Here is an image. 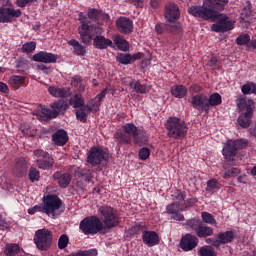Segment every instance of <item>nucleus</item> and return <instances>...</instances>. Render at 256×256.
I'll use <instances>...</instances> for the list:
<instances>
[{
  "label": "nucleus",
  "mask_w": 256,
  "mask_h": 256,
  "mask_svg": "<svg viewBox=\"0 0 256 256\" xmlns=\"http://www.w3.org/2000/svg\"><path fill=\"white\" fill-rule=\"evenodd\" d=\"M241 173V170L239 168H231L230 170H226L224 173V179H229V177H237Z\"/></svg>",
  "instance_id": "nucleus-47"
},
{
  "label": "nucleus",
  "mask_w": 256,
  "mask_h": 256,
  "mask_svg": "<svg viewBox=\"0 0 256 256\" xmlns=\"http://www.w3.org/2000/svg\"><path fill=\"white\" fill-rule=\"evenodd\" d=\"M237 105L240 111H246L238 117V124L240 127L247 129L251 125V119L253 118V100L238 98Z\"/></svg>",
  "instance_id": "nucleus-7"
},
{
  "label": "nucleus",
  "mask_w": 256,
  "mask_h": 256,
  "mask_svg": "<svg viewBox=\"0 0 256 256\" xmlns=\"http://www.w3.org/2000/svg\"><path fill=\"white\" fill-rule=\"evenodd\" d=\"M9 222L3 217V215H0V229L1 231H6V229L9 228Z\"/></svg>",
  "instance_id": "nucleus-52"
},
{
  "label": "nucleus",
  "mask_w": 256,
  "mask_h": 256,
  "mask_svg": "<svg viewBox=\"0 0 256 256\" xmlns=\"http://www.w3.org/2000/svg\"><path fill=\"white\" fill-rule=\"evenodd\" d=\"M235 238V233L233 231H226L224 233H220L215 241H213V247H219L220 245H225L227 243L233 242Z\"/></svg>",
  "instance_id": "nucleus-21"
},
{
  "label": "nucleus",
  "mask_w": 256,
  "mask_h": 256,
  "mask_svg": "<svg viewBox=\"0 0 256 256\" xmlns=\"http://www.w3.org/2000/svg\"><path fill=\"white\" fill-rule=\"evenodd\" d=\"M98 211L102 215V221L106 229H111L119 225V214H117V210L111 206H101Z\"/></svg>",
  "instance_id": "nucleus-11"
},
{
  "label": "nucleus",
  "mask_w": 256,
  "mask_h": 256,
  "mask_svg": "<svg viewBox=\"0 0 256 256\" xmlns=\"http://www.w3.org/2000/svg\"><path fill=\"white\" fill-rule=\"evenodd\" d=\"M197 237L191 235V234H186L182 240H181V249L184 251H191L192 249H195L197 246Z\"/></svg>",
  "instance_id": "nucleus-23"
},
{
  "label": "nucleus",
  "mask_w": 256,
  "mask_h": 256,
  "mask_svg": "<svg viewBox=\"0 0 256 256\" xmlns=\"http://www.w3.org/2000/svg\"><path fill=\"white\" fill-rule=\"evenodd\" d=\"M248 145L249 141L247 139L228 140L222 150L224 159L229 165H233V161H235L233 157L237 155V151L247 148Z\"/></svg>",
  "instance_id": "nucleus-8"
},
{
  "label": "nucleus",
  "mask_w": 256,
  "mask_h": 256,
  "mask_svg": "<svg viewBox=\"0 0 256 256\" xmlns=\"http://www.w3.org/2000/svg\"><path fill=\"white\" fill-rule=\"evenodd\" d=\"M42 203L46 215H51L53 219H57L63 213V201L56 195L48 194L43 197Z\"/></svg>",
  "instance_id": "nucleus-6"
},
{
  "label": "nucleus",
  "mask_w": 256,
  "mask_h": 256,
  "mask_svg": "<svg viewBox=\"0 0 256 256\" xmlns=\"http://www.w3.org/2000/svg\"><path fill=\"white\" fill-rule=\"evenodd\" d=\"M99 19H102V21H105V23L111 25V20L109 19L108 14H100Z\"/></svg>",
  "instance_id": "nucleus-57"
},
{
  "label": "nucleus",
  "mask_w": 256,
  "mask_h": 256,
  "mask_svg": "<svg viewBox=\"0 0 256 256\" xmlns=\"http://www.w3.org/2000/svg\"><path fill=\"white\" fill-rule=\"evenodd\" d=\"M151 156V151L149 150V148H142L139 151V157L142 161H146V159H149V157Z\"/></svg>",
  "instance_id": "nucleus-50"
},
{
  "label": "nucleus",
  "mask_w": 256,
  "mask_h": 256,
  "mask_svg": "<svg viewBox=\"0 0 256 256\" xmlns=\"http://www.w3.org/2000/svg\"><path fill=\"white\" fill-rule=\"evenodd\" d=\"M208 101V111L211 107H217V105H221L223 100L221 99V95L219 93L211 94L210 97H207Z\"/></svg>",
  "instance_id": "nucleus-33"
},
{
  "label": "nucleus",
  "mask_w": 256,
  "mask_h": 256,
  "mask_svg": "<svg viewBox=\"0 0 256 256\" xmlns=\"http://www.w3.org/2000/svg\"><path fill=\"white\" fill-rule=\"evenodd\" d=\"M192 107L198 111H205L209 113V104L207 101V95L198 94L192 98Z\"/></svg>",
  "instance_id": "nucleus-17"
},
{
  "label": "nucleus",
  "mask_w": 256,
  "mask_h": 256,
  "mask_svg": "<svg viewBox=\"0 0 256 256\" xmlns=\"http://www.w3.org/2000/svg\"><path fill=\"white\" fill-rule=\"evenodd\" d=\"M0 92L1 93H8L9 86H7L4 82H0Z\"/></svg>",
  "instance_id": "nucleus-56"
},
{
  "label": "nucleus",
  "mask_w": 256,
  "mask_h": 256,
  "mask_svg": "<svg viewBox=\"0 0 256 256\" xmlns=\"http://www.w3.org/2000/svg\"><path fill=\"white\" fill-rule=\"evenodd\" d=\"M86 17L83 13L79 14L78 20L81 26L78 28L80 39L84 45H91L93 42L94 49H107V47H113V41L102 36L103 28L97 26H89Z\"/></svg>",
  "instance_id": "nucleus-2"
},
{
  "label": "nucleus",
  "mask_w": 256,
  "mask_h": 256,
  "mask_svg": "<svg viewBox=\"0 0 256 256\" xmlns=\"http://www.w3.org/2000/svg\"><path fill=\"white\" fill-rule=\"evenodd\" d=\"M53 163H55V161L49 155L44 157L43 160H37V166L39 169H51V167H53Z\"/></svg>",
  "instance_id": "nucleus-34"
},
{
  "label": "nucleus",
  "mask_w": 256,
  "mask_h": 256,
  "mask_svg": "<svg viewBox=\"0 0 256 256\" xmlns=\"http://www.w3.org/2000/svg\"><path fill=\"white\" fill-rule=\"evenodd\" d=\"M142 241L148 247H155V245H159V235L155 231H144Z\"/></svg>",
  "instance_id": "nucleus-20"
},
{
  "label": "nucleus",
  "mask_w": 256,
  "mask_h": 256,
  "mask_svg": "<svg viewBox=\"0 0 256 256\" xmlns=\"http://www.w3.org/2000/svg\"><path fill=\"white\" fill-rule=\"evenodd\" d=\"M112 39L120 51H129V42H127L121 35H114Z\"/></svg>",
  "instance_id": "nucleus-30"
},
{
  "label": "nucleus",
  "mask_w": 256,
  "mask_h": 256,
  "mask_svg": "<svg viewBox=\"0 0 256 256\" xmlns=\"http://www.w3.org/2000/svg\"><path fill=\"white\" fill-rule=\"evenodd\" d=\"M69 104L74 107V109H79V107L85 105V99H83V95L76 94L70 98Z\"/></svg>",
  "instance_id": "nucleus-32"
},
{
  "label": "nucleus",
  "mask_w": 256,
  "mask_h": 256,
  "mask_svg": "<svg viewBox=\"0 0 256 256\" xmlns=\"http://www.w3.org/2000/svg\"><path fill=\"white\" fill-rule=\"evenodd\" d=\"M238 183H243L244 185L247 184V175H240L237 178Z\"/></svg>",
  "instance_id": "nucleus-58"
},
{
  "label": "nucleus",
  "mask_w": 256,
  "mask_h": 256,
  "mask_svg": "<svg viewBox=\"0 0 256 256\" xmlns=\"http://www.w3.org/2000/svg\"><path fill=\"white\" fill-rule=\"evenodd\" d=\"M249 41H251V37L249 36V34L240 35L236 39L237 45H247Z\"/></svg>",
  "instance_id": "nucleus-49"
},
{
  "label": "nucleus",
  "mask_w": 256,
  "mask_h": 256,
  "mask_svg": "<svg viewBox=\"0 0 256 256\" xmlns=\"http://www.w3.org/2000/svg\"><path fill=\"white\" fill-rule=\"evenodd\" d=\"M168 131V137L173 139H183L187 135V124L177 117H170L165 124Z\"/></svg>",
  "instance_id": "nucleus-5"
},
{
  "label": "nucleus",
  "mask_w": 256,
  "mask_h": 256,
  "mask_svg": "<svg viewBox=\"0 0 256 256\" xmlns=\"http://www.w3.org/2000/svg\"><path fill=\"white\" fill-rule=\"evenodd\" d=\"M128 3H133L134 5H139V3H143L144 0H127Z\"/></svg>",
  "instance_id": "nucleus-61"
},
{
  "label": "nucleus",
  "mask_w": 256,
  "mask_h": 256,
  "mask_svg": "<svg viewBox=\"0 0 256 256\" xmlns=\"http://www.w3.org/2000/svg\"><path fill=\"white\" fill-rule=\"evenodd\" d=\"M32 1H37V0H17V5L19 7H27L28 3H32Z\"/></svg>",
  "instance_id": "nucleus-55"
},
{
  "label": "nucleus",
  "mask_w": 256,
  "mask_h": 256,
  "mask_svg": "<svg viewBox=\"0 0 256 256\" xmlns=\"http://www.w3.org/2000/svg\"><path fill=\"white\" fill-rule=\"evenodd\" d=\"M171 95L177 99H183L187 95V87L183 85H174L170 89Z\"/></svg>",
  "instance_id": "nucleus-29"
},
{
  "label": "nucleus",
  "mask_w": 256,
  "mask_h": 256,
  "mask_svg": "<svg viewBox=\"0 0 256 256\" xmlns=\"http://www.w3.org/2000/svg\"><path fill=\"white\" fill-rule=\"evenodd\" d=\"M116 27L120 31V33H125L129 35V33L133 32V21L126 17H120L116 21Z\"/></svg>",
  "instance_id": "nucleus-18"
},
{
  "label": "nucleus",
  "mask_w": 256,
  "mask_h": 256,
  "mask_svg": "<svg viewBox=\"0 0 256 256\" xmlns=\"http://www.w3.org/2000/svg\"><path fill=\"white\" fill-rule=\"evenodd\" d=\"M48 92L52 97H69V95H71L69 88H59L55 86H50Z\"/></svg>",
  "instance_id": "nucleus-27"
},
{
  "label": "nucleus",
  "mask_w": 256,
  "mask_h": 256,
  "mask_svg": "<svg viewBox=\"0 0 256 256\" xmlns=\"http://www.w3.org/2000/svg\"><path fill=\"white\" fill-rule=\"evenodd\" d=\"M68 45L73 47L75 55H78L79 57H83L87 51L85 50V47L79 43L77 40H69Z\"/></svg>",
  "instance_id": "nucleus-31"
},
{
  "label": "nucleus",
  "mask_w": 256,
  "mask_h": 256,
  "mask_svg": "<svg viewBox=\"0 0 256 256\" xmlns=\"http://www.w3.org/2000/svg\"><path fill=\"white\" fill-rule=\"evenodd\" d=\"M173 197L175 203L167 206V212L175 221H185V217L181 214V211L187 209V207H191V205H194L195 200L190 199L185 201V194L179 190L174 193Z\"/></svg>",
  "instance_id": "nucleus-3"
},
{
  "label": "nucleus",
  "mask_w": 256,
  "mask_h": 256,
  "mask_svg": "<svg viewBox=\"0 0 256 256\" xmlns=\"http://www.w3.org/2000/svg\"><path fill=\"white\" fill-rule=\"evenodd\" d=\"M188 225L194 229L196 235L200 238L211 237L213 235V228L203 225L199 219L189 220Z\"/></svg>",
  "instance_id": "nucleus-14"
},
{
  "label": "nucleus",
  "mask_w": 256,
  "mask_h": 256,
  "mask_svg": "<svg viewBox=\"0 0 256 256\" xmlns=\"http://www.w3.org/2000/svg\"><path fill=\"white\" fill-rule=\"evenodd\" d=\"M69 245V237L65 234L61 235L58 240V247L59 249H65Z\"/></svg>",
  "instance_id": "nucleus-48"
},
{
  "label": "nucleus",
  "mask_w": 256,
  "mask_h": 256,
  "mask_svg": "<svg viewBox=\"0 0 256 256\" xmlns=\"http://www.w3.org/2000/svg\"><path fill=\"white\" fill-rule=\"evenodd\" d=\"M221 189V185L219 184V182H217V180L215 179H210L207 181V186H206V191H217Z\"/></svg>",
  "instance_id": "nucleus-40"
},
{
  "label": "nucleus",
  "mask_w": 256,
  "mask_h": 256,
  "mask_svg": "<svg viewBox=\"0 0 256 256\" xmlns=\"http://www.w3.org/2000/svg\"><path fill=\"white\" fill-rule=\"evenodd\" d=\"M65 109H67L65 102L58 101L52 104V109H49L45 106H38L37 115L40 117V119H52L57 117V115L62 113V111H65Z\"/></svg>",
  "instance_id": "nucleus-12"
},
{
  "label": "nucleus",
  "mask_w": 256,
  "mask_h": 256,
  "mask_svg": "<svg viewBox=\"0 0 256 256\" xmlns=\"http://www.w3.org/2000/svg\"><path fill=\"white\" fill-rule=\"evenodd\" d=\"M116 139L122 145H129L132 141L135 145H143V140L139 138V129L133 123L124 124L122 132L116 133Z\"/></svg>",
  "instance_id": "nucleus-4"
},
{
  "label": "nucleus",
  "mask_w": 256,
  "mask_h": 256,
  "mask_svg": "<svg viewBox=\"0 0 256 256\" xmlns=\"http://www.w3.org/2000/svg\"><path fill=\"white\" fill-rule=\"evenodd\" d=\"M25 83V76L14 75L8 80V84L13 89H20V87H23V85H25Z\"/></svg>",
  "instance_id": "nucleus-28"
},
{
  "label": "nucleus",
  "mask_w": 256,
  "mask_h": 256,
  "mask_svg": "<svg viewBox=\"0 0 256 256\" xmlns=\"http://www.w3.org/2000/svg\"><path fill=\"white\" fill-rule=\"evenodd\" d=\"M81 76H74L71 81L72 87H76L78 91H85V86L82 84Z\"/></svg>",
  "instance_id": "nucleus-39"
},
{
  "label": "nucleus",
  "mask_w": 256,
  "mask_h": 256,
  "mask_svg": "<svg viewBox=\"0 0 256 256\" xmlns=\"http://www.w3.org/2000/svg\"><path fill=\"white\" fill-rule=\"evenodd\" d=\"M101 13H99V10L97 9H90L88 11V17L89 19H99Z\"/></svg>",
  "instance_id": "nucleus-51"
},
{
  "label": "nucleus",
  "mask_w": 256,
  "mask_h": 256,
  "mask_svg": "<svg viewBox=\"0 0 256 256\" xmlns=\"http://www.w3.org/2000/svg\"><path fill=\"white\" fill-rule=\"evenodd\" d=\"M105 159H107V150L94 147L91 148L90 152L88 153L87 162L90 163V165H99L105 161Z\"/></svg>",
  "instance_id": "nucleus-15"
},
{
  "label": "nucleus",
  "mask_w": 256,
  "mask_h": 256,
  "mask_svg": "<svg viewBox=\"0 0 256 256\" xmlns=\"http://www.w3.org/2000/svg\"><path fill=\"white\" fill-rule=\"evenodd\" d=\"M151 7L157 8L159 7V0H150Z\"/></svg>",
  "instance_id": "nucleus-60"
},
{
  "label": "nucleus",
  "mask_w": 256,
  "mask_h": 256,
  "mask_svg": "<svg viewBox=\"0 0 256 256\" xmlns=\"http://www.w3.org/2000/svg\"><path fill=\"white\" fill-rule=\"evenodd\" d=\"M229 0H204L202 7L191 6L188 13L194 17H201L206 21H213L211 31L214 33H227L235 29V20L231 19L226 14H221L217 11H223ZM216 10V11H215Z\"/></svg>",
  "instance_id": "nucleus-1"
},
{
  "label": "nucleus",
  "mask_w": 256,
  "mask_h": 256,
  "mask_svg": "<svg viewBox=\"0 0 256 256\" xmlns=\"http://www.w3.org/2000/svg\"><path fill=\"white\" fill-rule=\"evenodd\" d=\"M21 17V10L14 8H0V23H11L13 19Z\"/></svg>",
  "instance_id": "nucleus-16"
},
{
  "label": "nucleus",
  "mask_w": 256,
  "mask_h": 256,
  "mask_svg": "<svg viewBox=\"0 0 256 256\" xmlns=\"http://www.w3.org/2000/svg\"><path fill=\"white\" fill-rule=\"evenodd\" d=\"M200 255L201 256H217V252H215L213 248L209 246H205L200 249Z\"/></svg>",
  "instance_id": "nucleus-45"
},
{
  "label": "nucleus",
  "mask_w": 256,
  "mask_h": 256,
  "mask_svg": "<svg viewBox=\"0 0 256 256\" xmlns=\"http://www.w3.org/2000/svg\"><path fill=\"white\" fill-rule=\"evenodd\" d=\"M53 178L58 182L59 187L62 189H67L71 183V174L63 172H55Z\"/></svg>",
  "instance_id": "nucleus-24"
},
{
  "label": "nucleus",
  "mask_w": 256,
  "mask_h": 256,
  "mask_svg": "<svg viewBox=\"0 0 256 256\" xmlns=\"http://www.w3.org/2000/svg\"><path fill=\"white\" fill-rule=\"evenodd\" d=\"M79 227L84 235H96L103 229V222L97 216L86 217L80 222Z\"/></svg>",
  "instance_id": "nucleus-10"
},
{
  "label": "nucleus",
  "mask_w": 256,
  "mask_h": 256,
  "mask_svg": "<svg viewBox=\"0 0 256 256\" xmlns=\"http://www.w3.org/2000/svg\"><path fill=\"white\" fill-rule=\"evenodd\" d=\"M250 47H253V49H256V40L250 43Z\"/></svg>",
  "instance_id": "nucleus-63"
},
{
  "label": "nucleus",
  "mask_w": 256,
  "mask_h": 256,
  "mask_svg": "<svg viewBox=\"0 0 256 256\" xmlns=\"http://www.w3.org/2000/svg\"><path fill=\"white\" fill-rule=\"evenodd\" d=\"M89 107L82 106L79 110L76 111V117L81 121L82 123H85L87 121V115H89Z\"/></svg>",
  "instance_id": "nucleus-36"
},
{
  "label": "nucleus",
  "mask_w": 256,
  "mask_h": 256,
  "mask_svg": "<svg viewBox=\"0 0 256 256\" xmlns=\"http://www.w3.org/2000/svg\"><path fill=\"white\" fill-rule=\"evenodd\" d=\"M143 57V53L138 52L136 54H118L117 61L122 65H129V63H135V61L141 59Z\"/></svg>",
  "instance_id": "nucleus-25"
},
{
  "label": "nucleus",
  "mask_w": 256,
  "mask_h": 256,
  "mask_svg": "<svg viewBox=\"0 0 256 256\" xmlns=\"http://www.w3.org/2000/svg\"><path fill=\"white\" fill-rule=\"evenodd\" d=\"M34 155L36 157H43V159H44L45 157H48L49 154L43 150H35Z\"/></svg>",
  "instance_id": "nucleus-54"
},
{
  "label": "nucleus",
  "mask_w": 256,
  "mask_h": 256,
  "mask_svg": "<svg viewBox=\"0 0 256 256\" xmlns=\"http://www.w3.org/2000/svg\"><path fill=\"white\" fill-rule=\"evenodd\" d=\"M201 217L204 223H207L208 225H217V220H215V217L209 212H203Z\"/></svg>",
  "instance_id": "nucleus-41"
},
{
  "label": "nucleus",
  "mask_w": 256,
  "mask_h": 256,
  "mask_svg": "<svg viewBox=\"0 0 256 256\" xmlns=\"http://www.w3.org/2000/svg\"><path fill=\"white\" fill-rule=\"evenodd\" d=\"M39 71H43L45 75H50V73L53 71L51 67H47L43 64L38 65Z\"/></svg>",
  "instance_id": "nucleus-53"
},
{
  "label": "nucleus",
  "mask_w": 256,
  "mask_h": 256,
  "mask_svg": "<svg viewBox=\"0 0 256 256\" xmlns=\"http://www.w3.org/2000/svg\"><path fill=\"white\" fill-rule=\"evenodd\" d=\"M130 85L136 93L145 94L151 91V87H149L148 85H143L140 82H135L134 84L132 82Z\"/></svg>",
  "instance_id": "nucleus-35"
},
{
  "label": "nucleus",
  "mask_w": 256,
  "mask_h": 256,
  "mask_svg": "<svg viewBox=\"0 0 256 256\" xmlns=\"http://www.w3.org/2000/svg\"><path fill=\"white\" fill-rule=\"evenodd\" d=\"M179 15V6L173 3L166 6V27L170 33H181V24L175 22L179 19Z\"/></svg>",
  "instance_id": "nucleus-9"
},
{
  "label": "nucleus",
  "mask_w": 256,
  "mask_h": 256,
  "mask_svg": "<svg viewBox=\"0 0 256 256\" xmlns=\"http://www.w3.org/2000/svg\"><path fill=\"white\" fill-rule=\"evenodd\" d=\"M35 213H45V205L38 204V205H35L34 207L28 209L29 215H35Z\"/></svg>",
  "instance_id": "nucleus-44"
},
{
  "label": "nucleus",
  "mask_w": 256,
  "mask_h": 256,
  "mask_svg": "<svg viewBox=\"0 0 256 256\" xmlns=\"http://www.w3.org/2000/svg\"><path fill=\"white\" fill-rule=\"evenodd\" d=\"M37 47V43L30 41L22 45V53H32V51Z\"/></svg>",
  "instance_id": "nucleus-43"
},
{
  "label": "nucleus",
  "mask_w": 256,
  "mask_h": 256,
  "mask_svg": "<svg viewBox=\"0 0 256 256\" xmlns=\"http://www.w3.org/2000/svg\"><path fill=\"white\" fill-rule=\"evenodd\" d=\"M252 175L256 177V166H254L251 170Z\"/></svg>",
  "instance_id": "nucleus-64"
},
{
  "label": "nucleus",
  "mask_w": 256,
  "mask_h": 256,
  "mask_svg": "<svg viewBox=\"0 0 256 256\" xmlns=\"http://www.w3.org/2000/svg\"><path fill=\"white\" fill-rule=\"evenodd\" d=\"M57 59V55L45 51H41L33 56V61L39 63H57Z\"/></svg>",
  "instance_id": "nucleus-19"
},
{
  "label": "nucleus",
  "mask_w": 256,
  "mask_h": 256,
  "mask_svg": "<svg viewBox=\"0 0 256 256\" xmlns=\"http://www.w3.org/2000/svg\"><path fill=\"white\" fill-rule=\"evenodd\" d=\"M253 16V11L251 10V5H247L242 9L240 18L245 21Z\"/></svg>",
  "instance_id": "nucleus-42"
},
{
  "label": "nucleus",
  "mask_w": 256,
  "mask_h": 256,
  "mask_svg": "<svg viewBox=\"0 0 256 256\" xmlns=\"http://www.w3.org/2000/svg\"><path fill=\"white\" fill-rule=\"evenodd\" d=\"M105 95H107V88L103 89L94 99L87 103L88 109L93 113H97L101 105V100L105 99Z\"/></svg>",
  "instance_id": "nucleus-22"
},
{
  "label": "nucleus",
  "mask_w": 256,
  "mask_h": 256,
  "mask_svg": "<svg viewBox=\"0 0 256 256\" xmlns=\"http://www.w3.org/2000/svg\"><path fill=\"white\" fill-rule=\"evenodd\" d=\"M34 243L40 251H47L53 243V234L50 230L40 229L34 235Z\"/></svg>",
  "instance_id": "nucleus-13"
},
{
  "label": "nucleus",
  "mask_w": 256,
  "mask_h": 256,
  "mask_svg": "<svg viewBox=\"0 0 256 256\" xmlns=\"http://www.w3.org/2000/svg\"><path fill=\"white\" fill-rule=\"evenodd\" d=\"M29 179L30 181L35 182V181H39L40 179V173H39V170H37V168H30L29 170Z\"/></svg>",
  "instance_id": "nucleus-46"
},
{
  "label": "nucleus",
  "mask_w": 256,
  "mask_h": 256,
  "mask_svg": "<svg viewBox=\"0 0 256 256\" xmlns=\"http://www.w3.org/2000/svg\"><path fill=\"white\" fill-rule=\"evenodd\" d=\"M52 141L59 147H63L69 141V136L65 130H58L52 135Z\"/></svg>",
  "instance_id": "nucleus-26"
},
{
  "label": "nucleus",
  "mask_w": 256,
  "mask_h": 256,
  "mask_svg": "<svg viewBox=\"0 0 256 256\" xmlns=\"http://www.w3.org/2000/svg\"><path fill=\"white\" fill-rule=\"evenodd\" d=\"M155 31H156V33H158V35H163V27H161L160 24H157L155 26Z\"/></svg>",
  "instance_id": "nucleus-59"
},
{
  "label": "nucleus",
  "mask_w": 256,
  "mask_h": 256,
  "mask_svg": "<svg viewBox=\"0 0 256 256\" xmlns=\"http://www.w3.org/2000/svg\"><path fill=\"white\" fill-rule=\"evenodd\" d=\"M21 251V248L17 244H7L5 248V255L7 256H15L17 253Z\"/></svg>",
  "instance_id": "nucleus-37"
},
{
  "label": "nucleus",
  "mask_w": 256,
  "mask_h": 256,
  "mask_svg": "<svg viewBox=\"0 0 256 256\" xmlns=\"http://www.w3.org/2000/svg\"><path fill=\"white\" fill-rule=\"evenodd\" d=\"M242 93L244 95H249L254 93L256 95V84L255 83H246L242 86Z\"/></svg>",
  "instance_id": "nucleus-38"
},
{
  "label": "nucleus",
  "mask_w": 256,
  "mask_h": 256,
  "mask_svg": "<svg viewBox=\"0 0 256 256\" xmlns=\"http://www.w3.org/2000/svg\"><path fill=\"white\" fill-rule=\"evenodd\" d=\"M190 89L191 91H201V87H199L198 85H192Z\"/></svg>",
  "instance_id": "nucleus-62"
}]
</instances>
